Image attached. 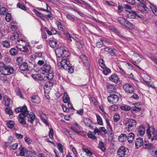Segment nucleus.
<instances>
[{"label":"nucleus","mask_w":157,"mask_h":157,"mask_svg":"<svg viewBox=\"0 0 157 157\" xmlns=\"http://www.w3.org/2000/svg\"><path fill=\"white\" fill-rule=\"evenodd\" d=\"M15 124L14 122L13 121H9L6 123L7 127L9 128H13Z\"/></svg>","instance_id":"f704fd0d"},{"label":"nucleus","mask_w":157,"mask_h":157,"mask_svg":"<svg viewBox=\"0 0 157 157\" xmlns=\"http://www.w3.org/2000/svg\"><path fill=\"white\" fill-rule=\"evenodd\" d=\"M128 13L127 14V17L130 19H134L135 18L137 13L135 11L131 10L128 12Z\"/></svg>","instance_id":"f3484780"},{"label":"nucleus","mask_w":157,"mask_h":157,"mask_svg":"<svg viewBox=\"0 0 157 157\" xmlns=\"http://www.w3.org/2000/svg\"><path fill=\"white\" fill-rule=\"evenodd\" d=\"M82 150L83 151H84L86 153L87 156H90L92 154V153L91 151L87 148H85L82 147Z\"/></svg>","instance_id":"c03bdc74"},{"label":"nucleus","mask_w":157,"mask_h":157,"mask_svg":"<svg viewBox=\"0 0 157 157\" xmlns=\"http://www.w3.org/2000/svg\"><path fill=\"white\" fill-rule=\"evenodd\" d=\"M13 71L14 69L12 67L5 65L3 70L2 74L6 75H8L13 73Z\"/></svg>","instance_id":"1a4fd4ad"},{"label":"nucleus","mask_w":157,"mask_h":157,"mask_svg":"<svg viewBox=\"0 0 157 157\" xmlns=\"http://www.w3.org/2000/svg\"><path fill=\"white\" fill-rule=\"evenodd\" d=\"M19 68L21 71H25L28 70V65L27 63L24 62L21 64L19 66Z\"/></svg>","instance_id":"b1692460"},{"label":"nucleus","mask_w":157,"mask_h":157,"mask_svg":"<svg viewBox=\"0 0 157 157\" xmlns=\"http://www.w3.org/2000/svg\"><path fill=\"white\" fill-rule=\"evenodd\" d=\"M25 44H26V43L25 42V41L23 40H18L17 41L16 43V48L18 49V47L20 46H23V45Z\"/></svg>","instance_id":"a878e982"},{"label":"nucleus","mask_w":157,"mask_h":157,"mask_svg":"<svg viewBox=\"0 0 157 157\" xmlns=\"http://www.w3.org/2000/svg\"><path fill=\"white\" fill-rule=\"evenodd\" d=\"M109 80L114 82H117L118 81L119 78L117 75L114 74L111 75L109 78Z\"/></svg>","instance_id":"412c9836"},{"label":"nucleus","mask_w":157,"mask_h":157,"mask_svg":"<svg viewBox=\"0 0 157 157\" xmlns=\"http://www.w3.org/2000/svg\"><path fill=\"white\" fill-rule=\"evenodd\" d=\"M67 69H65V70H68V72L70 74H72L73 73L74 71V69L72 68V66H71V64H70L68 66V67Z\"/></svg>","instance_id":"052dcab7"},{"label":"nucleus","mask_w":157,"mask_h":157,"mask_svg":"<svg viewBox=\"0 0 157 157\" xmlns=\"http://www.w3.org/2000/svg\"><path fill=\"white\" fill-rule=\"evenodd\" d=\"M124 91L127 93L132 94L135 92V89L132 85L130 84H126L123 86Z\"/></svg>","instance_id":"0eeeda50"},{"label":"nucleus","mask_w":157,"mask_h":157,"mask_svg":"<svg viewBox=\"0 0 157 157\" xmlns=\"http://www.w3.org/2000/svg\"><path fill=\"white\" fill-rule=\"evenodd\" d=\"M28 112L27 110H26L24 112H22L20 113L19 115L18 119H24L25 117L28 115Z\"/></svg>","instance_id":"2f4dec72"},{"label":"nucleus","mask_w":157,"mask_h":157,"mask_svg":"<svg viewBox=\"0 0 157 157\" xmlns=\"http://www.w3.org/2000/svg\"><path fill=\"white\" fill-rule=\"evenodd\" d=\"M108 101L111 104H116L119 100V97L116 94H111L107 98Z\"/></svg>","instance_id":"6e6552de"},{"label":"nucleus","mask_w":157,"mask_h":157,"mask_svg":"<svg viewBox=\"0 0 157 157\" xmlns=\"http://www.w3.org/2000/svg\"><path fill=\"white\" fill-rule=\"evenodd\" d=\"M115 86L112 84H108L107 86V89L110 93L115 90Z\"/></svg>","instance_id":"c756f323"},{"label":"nucleus","mask_w":157,"mask_h":157,"mask_svg":"<svg viewBox=\"0 0 157 157\" xmlns=\"http://www.w3.org/2000/svg\"><path fill=\"white\" fill-rule=\"evenodd\" d=\"M51 67L48 63L46 62L41 67V70L43 72L47 73L51 71Z\"/></svg>","instance_id":"ddd939ff"},{"label":"nucleus","mask_w":157,"mask_h":157,"mask_svg":"<svg viewBox=\"0 0 157 157\" xmlns=\"http://www.w3.org/2000/svg\"><path fill=\"white\" fill-rule=\"evenodd\" d=\"M40 114H41L40 115V117L43 122L44 123L47 125L48 126V122L44 118L46 116L42 112H41Z\"/></svg>","instance_id":"e433bc0d"},{"label":"nucleus","mask_w":157,"mask_h":157,"mask_svg":"<svg viewBox=\"0 0 157 157\" xmlns=\"http://www.w3.org/2000/svg\"><path fill=\"white\" fill-rule=\"evenodd\" d=\"M128 153L126 149L123 147H121L117 151L118 155L119 156L118 157L127 156L128 155Z\"/></svg>","instance_id":"9d476101"},{"label":"nucleus","mask_w":157,"mask_h":157,"mask_svg":"<svg viewBox=\"0 0 157 157\" xmlns=\"http://www.w3.org/2000/svg\"><path fill=\"white\" fill-rule=\"evenodd\" d=\"M64 34L68 40H70V41H72V36L69 33H64Z\"/></svg>","instance_id":"69168bd1"},{"label":"nucleus","mask_w":157,"mask_h":157,"mask_svg":"<svg viewBox=\"0 0 157 157\" xmlns=\"http://www.w3.org/2000/svg\"><path fill=\"white\" fill-rule=\"evenodd\" d=\"M50 46L52 48H54L57 45V42L54 40H50L49 42Z\"/></svg>","instance_id":"a18cd8bd"},{"label":"nucleus","mask_w":157,"mask_h":157,"mask_svg":"<svg viewBox=\"0 0 157 157\" xmlns=\"http://www.w3.org/2000/svg\"><path fill=\"white\" fill-rule=\"evenodd\" d=\"M47 73H48L46 76L47 78L48 79H51L52 78L53 75L52 71H49V72H47Z\"/></svg>","instance_id":"8fccbe9b"},{"label":"nucleus","mask_w":157,"mask_h":157,"mask_svg":"<svg viewBox=\"0 0 157 157\" xmlns=\"http://www.w3.org/2000/svg\"><path fill=\"white\" fill-rule=\"evenodd\" d=\"M120 117L119 114H116L113 116V120L115 122H117L120 120Z\"/></svg>","instance_id":"4d7b16f0"},{"label":"nucleus","mask_w":157,"mask_h":157,"mask_svg":"<svg viewBox=\"0 0 157 157\" xmlns=\"http://www.w3.org/2000/svg\"><path fill=\"white\" fill-rule=\"evenodd\" d=\"M63 101L65 103H68L70 101V98L66 92H64L63 97Z\"/></svg>","instance_id":"393cba45"},{"label":"nucleus","mask_w":157,"mask_h":157,"mask_svg":"<svg viewBox=\"0 0 157 157\" xmlns=\"http://www.w3.org/2000/svg\"><path fill=\"white\" fill-rule=\"evenodd\" d=\"M144 81L147 83V85L149 87H151L153 88H155V86L154 85L151 84L150 82H149L146 78H144Z\"/></svg>","instance_id":"e2e57ef3"},{"label":"nucleus","mask_w":157,"mask_h":157,"mask_svg":"<svg viewBox=\"0 0 157 157\" xmlns=\"http://www.w3.org/2000/svg\"><path fill=\"white\" fill-rule=\"evenodd\" d=\"M118 108L117 105H113L110 106V109L113 111H116Z\"/></svg>","instance_id":"338daca9"},{"label":"nucleus","mask_w":157,"mask_h":157,"mask_svg":"<svg viewBox=\"0 0 157 157\" xmlns=\"http://www.w3.org/2000/svg\"><path fill=\"white\" fill-rule=\"evenodd\" d=\"M56 25L58 28L59 30L63 32H64V30L63 27V26L62 25L61 22L58 21H57L56 22Z\"/></svg>","instance_id":"ea45409f"},{"label":"nucleus","mask_w":157,"mask_h":157,"mask_svg":"<svg viewBox=\"0 0 157 157\" xmlns=\"http://www.w3.org/2000/svg\"><path fill=\"white\" fill-rule=\"evenodd\" d=\"M88 137L91 139L95 140L97 139L96 137L91 132H90L87 134Z\"/></svg>","instance_id":"603ef678"},{"label":"nucleus","mask_w":157,"mask_h":157,"mask_svg":"<svg viewBox=\"0 0 157 157\" xmlns=\"http://www.w3.org/2000/svg\"><path fill=\"white\" fill-rule=\"evenodd\" d=\"M40 114H41L40 115V117L43 122L44 123L47 125L48 126V122L44 118L46 116L42 112H41Z\"/></svg>","instance_id":"4c0bfd02"},{"label":"nucleus","mask_w":157,"mask_h":157,"mask_svg":"<svg viewBox=\"0 0 157 157\" xmlns=\"http://www.w3.org/2000/svg\"><path fill=\"white\" fill-rule=\"evenodd\" d=\"M106 122L107 124V129L108 132L110 133L112 135L113 134V131L112 127H111L110 124L108 120H106Z\"/></svg>","instance_id":"bb28decb"},{"label":"nucleus","mask_w":157,"mask_h":157,"mask_svg":"<svg viewBox=\"0 0 157 157\" xmlns=\"http://www.w3.org/2000/svg\"><path fill=\"white\" fill-rule=\"evenodd\" d=\"M29 45L26 43V44H24L23 46H19L18 48V49L23 52H27L29 51Z\"/></svg>","instance_id":"2eb2a0df"},{"label":"nucleus","mask_w":157,"mask_h":157,"mask_svg":"<svg viewBox=\"0 0 157 157\" xmlns=\"http://www.w3.org/2000/svg\"><path fill=\"white\" fill-rule=\"evenodd\" d=\"M126 129L128 131H132L135 128L136 125V121L133 119H129L125 123Z\"/></svg>","instance_id":"39448f33"},{"label":"nucleus","mask_w":157,"mask_h":157,"mask_svg":"<svg viewBox=\"0 0 157 157\" xmlns=\"http://www.w3.org/2000/svg\"><path fill=\"white\" fill-rule=\"evenodd\" d=\"M42 56V54L41 52H36L32 55V58H36L37 57H41Z\"/></svg>","instance_id":"49530a36"},{"label":"nucleus","mask_w":157,"mask_h":157,"mask_svg":"<svg viewBox=\"0 0 157 157\" xmlns=\"http://www.w3.org/2000/svg\"><path fill=\"white\" fill-rule=\"evenodd\" d=\"M18 147V144L17 143H15V144H13L11 145V147H10V150H11V149H13V150H15Z\"/></svg>","instance_id":"774afa93"},{"label":"nucleus","mask_w":157,"mask_h":157,"mask_svg":"<svg viewBox=\"0 0 157 157\" xmlns=\"http://www.w3.org/2000/svg\"><path fill=\"white\" fill-rule=\"evenodd\" d=\"M28 118V122L32 124L35 119V116L33 113H31L29 114Z\"/></svg>","instance_id":"6ab92c4d"},{"label":"nucleus","mask_w":157,"mask_h":157,"mask_svg":"<svg viewBox=\"0 0 157 157\" xmlns=\"http://www.w3.org/2000/svg\"><path fill=\"white\" fill-rule=\"evenodd\" d=\"M148 128L147 130V136L149 139H151V141H152L154 139L157 140V132H155V128L153 126L151 127L152 129L151 131H150V127L149 124H147Z\"/></svg>","instance_id":"7ed1b4c3"},{"label":"nucleus","mask_w":157,"mask_h":157,"mask_svg":"<svg viewBox=\"0 0 157 157\" xmlns=\"http://www.w3.org/2000/svg\"><path fill=\"white\" fill-rule=\"evenodd\" d=\"M100 41H98L96 43V46L98 48H101L103 44V43L102 42L103 40L101 39H100Z\"/></svg>","instance_id":"680f3d73"},{"label":"nucleus","mask_w":157,"mask_h":157,"mask_svg":"<svg viewBox=\"0 0 157 157\" xmlns=\"http://www.w3.org/2000/svg\"><path fill=\"white\" fill-rule=\"evenodd\" d=\"M59 61L60 62L57 63V65L60 68L67 69L68 66L70 64L69 61L67 60V57H64L63 58H61Z\"/></svg>","instance_id":"20e7f679"},{"label":"nucleus","mask_w":157,"mask_h":157,"mask_svg":"<svg viewBox=\"0 0 157 157\" xmlns=\"http://www.w3.org/2000/svg\"><path fill=\"white\" fill-rule=\"evenodd\" d=\"M17 6L19 8L24 11H26V8L25 6L24 5L20 3H18L17 4Z\"/></svg>","instance_id":"864d4df0"},{"label":"nucleus","mask_w":157,"mask_h":157,"mask_svg":"<svg viewBox=\"0 0 157 157\" xmlns=\"http://www.w3.org/2000/svg\"><path fill=\"white\" fill-rule=\"evenodd\" d=\"M11 14L10 13H7L5 18L6 21L7 22H10L11 20Z\"/></svg>","instance_id":"0e129e2a"},{"label":"nucleus","mask_w":157,"mask_h":157,"mask_svg":"<svg viewBox=\"0 0 157 157\" xmlns=\"http://www.w3.org/2000/svg\"><path fill=\"white\" fill-rule=\"evenodd\" d=\"M98 124L101 125H102L103 124L102 119L101 117L98 115H96Z\"/></svg>","instance_id":"3c124183"},{"label":"nucleus","mask_w":157,"mask_h":157,"mask_svg":"<svg viewBox=\"0 0 157 157\" xmlns=\"http://www.w3.org/2000/svg\"><path fill=\"white\" fill-rule=\"evenodd\" d=\"M143 140L140 138H137L135 140V147L136 148L140 147L143 144Z\"/></svg>","instance_id":"dca6fc26"},{"label":"nucleus","mask_w":157,"mask_h":157,"mask_svg":"<svg viewBox=\"0 0 157 157\" xmlns=\"http://www.w3.org/2000/svg\"><path fill=\"white\" fill-rule=\"evenodd\" d=\"M134 134L132 132L129 133L128 135H127V140L129 143H132L134 138Z\"/></svg>","instance_id":"5701e85b"},{"label":"nucleus","mask_w":157,"mask_h":157,"mask_svg":"<svg viewBox=\"0 0 157 157\" xmlns=\"http://www.w3.org/2000/svg\"><path fill=\"white\" fill-rule=\"evenodd\" d=\"M144 147L145 148L148 149H152L154 147L151 144L149 143L148 142L146 141L145 142L144 144Z\"/></svg>","instance_id":"c85d7f7f"},{"label":"nucleus","mask_w":157,"mask_h":157,"mask_svg":"<svg viewBox=\"0 0 157 157\" xmlns=\"http://www.w3.org/2000/svg\"><path fill=\"white\" fill-rule=\"evenodd\" d=\"M2 44L3 47L7 48H9L10 44L9 42L7 41H4L2 42Z\"/></svg>","instance_id":"de8ad7c7"},{"label":"nucleus","mask_w":157,"mask_h":157,"mask_svg":"<svg viewBox=\"0 0 157 157\" xmlns=\"http://www.w3.org/2000/svg\"><path fill=\"white\" fill-rule=\"evenodd\" d=\"M56 53L57 57V60L59 61L60 58L67 57L70 56L69 52L63 48H58L56 49Z\"/></svg>","instance_id":"f257e3e1"},{"label":"nucleus","mask_w":157,"mask_h":157,"mask_svg":"<svg viewBox=\"0 0 157 157\" xmlns=\"http://www.w3.org/2000/svg\"><path fill=\"white\" fill-rule=\"evenodd\" d=\"M137 134L138 136H142L145 133V129L144 127L141 125L139 127L137 128Z\"/></svg>","instance_id":"f8f14e48"},{"label":"nucleus","mask_w":157,"mask_h":157,"mask_svg":"<svg viewBox=\"0 0 157 157\" xmlns=\"http://www.w3.org/2000/svg\"><path fill=\"white\" fill-rule=\"evenodd\" d=\"M137 7L140 10L144 13H146L148 12V8L145 4L142 3V2L138 4Z\"/></svg>","instance_id":"9b49d317"},{"label":"nucleus","mask_w":157,"mask_h":157,"mask_svg":"<svg viewBox=\"0 0 157 157\" xmlns=\"http://www.w3.org/2000/svg\"><path fill=\"white\" fill-rule=\"evenodd\" d=\"M20 150V152L19 154V155L21 156H28L29 157H32L33 156H35L36 155L35 151H31L27 150L22 145H21L18 148Z\"/></svg>","instance_id":"f03ea898"},{"label":"nucleus","mask_w":157,"mask_h":157,"mask_svg":"<svg viewBox=\"0 0 157 157\" xmlns=\"http://www.w3.org/2000/svg\"><path fill=\"white\" fill-rule=\"evenodd\" d=\"M66 18L67 19L70 20L72 21H75V18L73 16L69 14H66Z\"/></svg>","instance_id":"13d9d810"},{"label":"nucleus","mask_w":157,"mask_h":157,"mask_svg":"<svg viewBox=\"0 0 157 157\" xmlns=\"http://www.w3.org/2000/svg\"><path fill=\"white\" fill-rule=\"evenodd\" d=\"M140 57L139 55L136 53H134L132 55V58L134 61H136L139 59Z\"/></svg>","instance_id":"09e8293b"},{"label":"nucleus","mask_w":157,"mask_h":157,"mask_svg":"<svg viewBox=\"0 0 157 157\" xmlns=\"http://www.w3.org/2000/svg\"><path fill=\"white\" fill-rule=\"evenodd\" d=\"M27 108L26 106H24L21 108H17L15 109V111L17 112H21V113L22 112H24V111L27 110Z\"/></svg>","instance_id":"473e14b6"},{"label":"nucleus","mask_w":157,"mask_h":157,"mask_svg":"<svg viewBox=\"0 0 157 157\" xmlns=\"http://www.w3.org/2000/svg\"><path fill=\"white\" fill-rule=\"evenodd\" d=\"M7 10V9L5 7L0 8V14L1 15H4L6 13Z\"/></svg>","instance_id":"5fc2aeb1"},{"label":"nucleus","mask_w":157,"mask_h":157,"mask_svg":"<svg viewBox=\"0 0 157 157\" xmlns=\"http://www.w3.org/2000/svg\"><path fill=\"white\" fill-rule=\"evenodd\" d=\"M79 62H82L85 66L88 65L89 63L86 57L84 55H81L80 56Z\"/></svg>","instance_id":"4468645a"},{"label":"nucleus","mask_w":157,"mask_h":157,"mask_svg":"<svg viewBox=\"0 0 157 157\" xmlns=\"http://www.w3.org/2000/svg\"><path fill=\"white\" fill-rule=\"evenodd\" d=\"M31 101L32 102L38 103H39L40 101V98L37 96H34L31 97Z\"/></svg>","instance_id":"7c9ffc66"},{"label":"nucleus","mask_w":157,"mask_h":157,"mask_svg":"<svg viewBox=\"0 0 157 157\" xmlns=\"http://www.w3.org/2000/svg\"><path fill=\"white\" fill-rule=\"evenodd\" d=\"M98 147L103 151H105V147L104 145L103 142L102 141L99 142Z\"/></svg>","instance_id":"a19ab883"},{"label":"nucleus","mask_w":157,"mask_h":157,"mask_svg":"<svg viewBox=\"0 0 157 157\" xmlns=\"http://www.w3.org/2000/svg\"><path fill=\"white\" fill-rule=\"evenodd\" d=\"M3 99L5 101V104L6 106H8L12 104L13 101L10 99L7 96H4Z\"/></svg>","instance_id":"aec40b11"},{"label":"nucleus","mask_w":157,"mask_h":157,"mask_svg":"<svg viewBox=\"0 0 157 157\" xmlns=\"http://www.w3.org/2000/svg\"><path fill=\"white\" fill-rule=\"evenodd\" d=\"M40 114H41L40 115V117L43 122L44 123L47 125L48 126V122L44 118L46 116L42 112H41Z\"/></svg>","instance_id":"c9c22d12"},{"label":"nucleus","mask_w":157,"mask_h":157,"mask_svg":"<svg viewBox=\"0 0 157 157\" xmlns=\"http://www.w3.org/2000/svg\"><path fill=\"white\" fill-rule=\"evenodd\" d=\"M10 52L11 55L15 56L18 53V50L15 48H13L10 49Z\"/></svg>","instance_id":"37998d69"},{"label":"nucleus","mask_w":157,"mask_h":157,"mask_svg":"<svg viewBox=\"0 0 157 157\" xmlns=\"http://www.w3.org/2000/svg\"><path fill=\"white\" fill-rule=\"evenodd\" d=\"M53 83L50 81L46 82L45 84L44 90H51L53 86Z\"/></svg>","instance_id":"a211bd4d"},{"label":"nucleus","mask_w":157,"mask_h":157,"mask_svg":"<svg viewBox=\"0 0 157 157\" xmlns=\"http://www.w3.org/2000/svg\"><path fill=\"white\" fill-rule=\"evenodd\" d=\"M102 69H103V72L105 75H108L111 72L110 70L108 67H106V66H105V67L103 68Z\"/></svg>","instance_id":"58836bf2"},{"label":"nucleus","mask_w":157,"mask_h":157,"mask_svg":"<svg viewBox=\"0 0 157 157\" xmlns=\"http://www.w3.org/2000/svg\"><path fill=\"white\" fill-rule=\"evenodd\" d=\"M99 64L100 66L102 68L105 67V64H104V61L102 59H101L99 61Z\"/></svg>","instance_id":"bf43d9fd"},{"label":"nucleus","mask_w":157,"mask_h":157,"mask_svg":"<svg viewBox=\"0 0 157 157\" xmlns=\"http://www.w3.org/2000/svg\"><path fill=\"white\" fill-rule=\"evenodd\" d=\"M84 123L85 125L87 126L90 127L91 124V120L87 118H84Z\"/></svg>","instance_id":"72a5a7b5"},{"label":"nucleus","mask_w":157,"mask_h":157,"mask_svg":"<svg viewBox=\"0 0 157 157\" xmlns=\"http://www.w3.org/2000/svg\"><path fill=\"white\" fill-rule=\"evenodd\" d=\"M117 20L121 24L128 27L129 29H132L134 28V26L124 18L118 17Z\"/></svg>","instance_id":"423d86ee"},{"label":"nucleus","mask_w":157,"mask_h":157,"mask_svg":"<svg viewBox=\"0 0 157 157\" xmlns=\"http://www.w3.org/2000/svg\"><path fill=\"white\" fill-rule=\"evenodd\" d=\"M19 36V34L17 33H13L12 36L11 37V39L14 40L17 39Z\"/></svg>","instance_id":"6e6d98bb"},{"label":"nucleus","mask_w":157,"mask_h":157,"mask_svg":"<svg viewBox=\"0 0 157 157\" xmlns=\"http://www.w3.org/2000/svg\"><path fill=\"white\" fill-rule=\"evenodd\" d=\"M127 139V135L125 134L122 133L118 137L119 141L121 142L126 141Z\"/></svg>","instance_id":"4be33fe9"},{"label":"nucleus","mask_w":157,"mask_h":157,"mask_svg":"<svg viewBox=\"0 0 157 157\" xmlns=\"http://www.w3.org/2000/svg\"><path fill=\"white\" fill-rule=\"evenodd\" d=\"M120 109L123 110H124L125 111H128L131 109V107L129 105H124L121 106L120 107Z\"/></svg>","instance_id":"79ce46f5"},{"label":"nucleus","mask_w":157,"mask_h":157,"mask_svg":"<svg viewBox=\"0 0 157 157\" xmlns=\"http://www.w3.org/2000/svg\"><path fill=\"white\" fill-rule=\"evenodd\" d=\"M150 7L154 14L156 16H157V7L153 4H150Z\"/></svg>","instance_id":"cd10ccee"}]
</instances>
